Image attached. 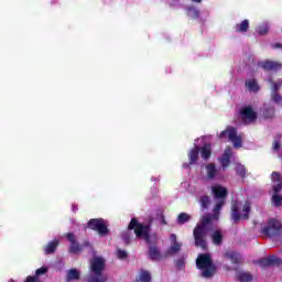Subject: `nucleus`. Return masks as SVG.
<instances>
[{"mask_svg":"<svg viewBox=\"0 0 282 282\" xmlns=\"http://www.w3.org/2000/svg\"><path fill=\"white\" fill-rule=\"evenodd\" d=\"M171 246L165 251V257H175L182 251V242L177 241V235L172 234L170 236Z\"/></svg>","mask_w":282,"mask_h":282,"instance_id":"9b49d317","label":"nucleus"},{"mask_svg":"<svg viewBox=\"0 0 282 282\" xmlns=\"http://www.w3.org/2000/svg\"><path fill=\"white\" fill-rule=\"evenodd\" d=\"M280 262L281 260L276 256L262 258L258 261L261 268H270L271 265H279Z\"/></svg>","mask_w":282,"mask_h":282,"instance_id":"4468645a","label":"nucleus"},{"mask_svg":"<svg viewBox=\"0 0 282 282\" xmlns=\"http://www.w3.org/2000/svg\"><path fill=\"white\" fill-rule=\"evenodd\" d=\"M80 279V271L70 269L67 272V281H78Z\"/></svg>","mask_w":282,"mask_h":282,"instance_id":"a878e982","label":"nucleus"},{"mask_svg":"<svg viewBox=\"0 0 282 282\" xmlns=\"http://www.w3.org/2000/svg\"><path fill=\"white\" fill-rule=\"evenodd\" d=\"M59 243H61V241L58 239H54L53 241H50L44 247L45 254H54V252H56V248H58Z\"/></svg>","mask_w":282,"mask_h":282,"instance_id":"aec40b11","label":"nucleus"},{"mask_svg":"<svg viewBox=\"0 0 282 282\" xmlns=\"http://www.w3.org/2000/svg\"><path fill=\"white\" fill-rule=\"evenodd\" d=\"M207 180H215L217 177V165L215 163H209L206 165Z\"/></svg>","mask_w":282,"mask_h":282,"instance_id":"4be33fe9","label":"nucleus"},{"mask_svg":"<svg viewBox=\"0 0 282 282\" xmlns=\"http://www.w3.org/2000/svg\"><path fill=\"white\" fill-rule=\"evenodd\" d=\"M212 241L215 246H221V242L224 241V235H221V231L215 230L212 235Z\"/></svg>","mask_w":282,"mask_h":282,"instance_id":"393cba45","label":"nucleus"},{"mask_svg":"<svg viewBox=\"0 0 282 282\" xmlns=\"http://www.w3.org/2000/svg\"><path fill=\"white\" fill-rule=\"evenodd\" d=\"M230 158H232V152L230 150H226L220 160L223 171H226V169L230 166Z\"/></svg>","mask_w":282,"mask_h":282,"instance_id":"6ab92c4d","label":"nucleus"},{"mask_svg":"<svg viewBox=\"0 0 282 282\" xmlns=\"http://www.w3.org/2000/svg\"><path fill=\"white\" fill-rule=\"evenodd\" d=\"M240 113L242 115V118H246L247 120H251V121L257 120V113L250 106L242 108L240 110Z\"/></svg>","mask_w":282,"mask_h":282,"instance_id":"2eb2a0df","label":"nucleus"},{"mask_svg":"<svg viewBox=\"0 0 282 282\" xmlns=\"http://www.w3.org/2000/svg\"><path fill=\"white\" fill-rule=\"evenodd\" d=\"M250 28V21L249 20H242L240 23H237L235 25V31L238 34H246Z\"/></svg>","mask_w":282,"mask_h":282,"instance_id":"a211bd4d","label":"nucleus"},{"mask_svg":"<svg viewBox=\"0 0 282 282\" xmlns=\"http://www.w3.org/2000/svg\"><path fill=\"white\" fill-rule=\"evenodd\" d=\"M149 259L150 261H160L162 259V253L158 246H150L149 247Z\"/></svg>","mask_w":282,"mask_h":282,"instance_id":"dca6fc26","label":"nucleus"},{"mask_svg":"<svg viewBox=\"0 0 282 282\" xmlns=\"http://www.w3.org/2000/svg\"><path fill=\"white\" fill-rule=\"evenodd\" d=\"M281 221L275 218H271L268 220L267 226L262 228V235H265V237L269 238L279 237V235H281Z\"/></svg>","mask_w":282,"mask_h":282,"instance_id":"6e6552de","label":"nucleus"},{"mask_svg":"<svg viewBox=\"0 0 282 282\" xmlns=\"http://www.w3.org/2000/svg\"><path fill=\"white\" fill-rule=\"evenodd\" d=\"M140 281L141 282H151V273H149V271L142 270L140 273Z\"/></svg>","mask_w":282,"mask_h":282,"instance_id":"c9c22d12","label":"nucleus"},{"mask_svg":"<svg viewBox=\"0 0 282 282\" xmlns=\"http://www.w3.org/2000/svg\"><path fill=\"white\" fill-rule=\"evenodd\" d=\"M106 262L102 257H95L90 260L89 265V278L87 282H107V275H105L102 272H105Z\"/></svg>","mask_w":282,"mask_h":282,"instance_id":"7ed1b4c3","label":"nucleus"},{"mask_svg":"<svg viewBox=\"0 0 282 282\" xmlns=\"http://www.w3.org/2000/svg\"><path fill=\"white\" fill-rule=\"evenodd\" d=\"M257 32L260 36H265L270 32V25L268 23H262L257 28Z\"/></svg>","mask_w":282,"mask_h":282,"instance_id":"c85d7f7f","label":"nucleus"},{"mask_svg":"<svg viewBox=\"0 0 282 282\" xmlns=\"http://www.w3.org/2000/svg\"><path fill=\"white\" fill-rule=\"evenodd\" d=\"M269 83L272 85L271 94H279V89L282 87L281 82H274L272 79H269Z\"/></svg>","mask_w":282,"mask_h":282,"instance_id":"72a5a7b5","label":"nucleus"},{"mask_svg":"<svg viewBox=\"0 0 282 282\" xmlns=\"http://www.w3.org/2000/svg\"><path fill=\"white\" fill-rule=\"evenodd\" d=\"M43 274H47V268H46V267H42V268L37 269V270L35 271V275H34V276L29 275V276H26V279L32 278V279H36V281H41V280L39 279V276H41V275H43Z\"/></svg>","mask_w":282,"mask_h":282,"instance_id":"2f4dec72","label":"nucleus"},{"mask_svg":"<svg viewBox=\"0 0 282 282\" xmlns=\"http://www.w3.org/2000/svg\"><path fill=\"white\" fill-rule=\"evenodd\" d=\"M159 217H160L161 223L163 224V226H166V218L164 217V212L163 210H160Z\"/></svg>","mask_w":282,"mask_h":282,"instance_id":"79ce46f5","label":"nucleus"},{"mask_svg":"<svg viewBox=\"0 0 282 282\" xmlns=\"http://www.w3.org/2000/svg\"><path fill=\"white\" fill-rule=\"evenodd\" d=\"M210 155H213V147L210 143H206L200 150V158L203 160H210Z\"/></svg>","mask_w":282,"mask_h":282,"instance_id":"412c9836","label":"nucleus"},{"mask_svg":"<svg viewBox=\"0 0 282 282\" xmlns=\"http://www.w3.org/2000/svg\"><path fill=\"white\" fill-rule=\"evenodd\" d=\"M248 173V170L246 169V165L238 163L236 165V174L241 177V180H246V174Z\"/></svg>","mask_w":282,"mask_h":282,"instance_id":"bb28decb","label":"nucleus"},{"mask_svg":"<svg viewBox=\"0 0 282 282\" xmlns=\"http://www.w3.org/2000/svg\"><path fill=\"white\" fill-rule=\"evenodd\" d=\"M134 230L137 239H144L145 243L151 246V226L138 221V218H132L128 225V230L121 234L122 241L129 246L131 243V231Z\"/></svg>","mask_w":282,"mask_h":282,"instance_id":"f03ea898","label":"nucleus"},{"mask_svg":"<svg viewBox=\"0 0 282 282\" xmlns=\"http://www.w3.org/2000/svg\"><path fill=\"white\" fill-rule=\"evenodd\" d=\"M258 67L263 69V72H270L273 74H276V72H281L282 69V63L276 61H263L258 63Z\"/></svg>","mask_w":282,"mask_h":282,"instance_id":"9d476101","label":"nucleus"},{"mask_svg":"<svg viewBox=\"0 0 282 282\" xmlns=\"http://www.w3.org/2000/svg\"><path fill=\"white\" fill-rule=\"evenodd\" d=\"M175 268L176 270H184V268H186V261L184 260V258L175 260Z\"/></svg>","mask_w":282,"mask_h":282,"instance_id":"4c0bfd02","label":"nucleus"},{"mask_svg":"<svg viewBox=\"0 0 282 282\" xmlns=\"http://www.w3.org/2000/svg\"><path fill=\"white\" fill-rule=\"evenodd\" d=\"M196 267L202 270L204 279H210L217 271V267L213 263V258L208 253H200L196 259Z\"/></svg>","mask_w":282,"mask_h":282,"instance_id":"20e7f679","label":"nucleus"},{"mask_svg":"<svg viewBox=\"0 0 282 282\" xmlns=\"http://www.w3.org/2000/svg\"><path fill=\"white\" fill-rule=\"evenodd\" d=\"M227 257L236 265H239V263H241V256H239V253H235V252L227 253Z\"/></svg>","mask_w":282,"mask_h":282,"instance_id":"7c9ffc66","label":"nucleus"},{"mask_svg":"<svg viewBox=\"0 0 282 282\" xmlns=\"http://www.w3.org/2000/svg\"><path fill=\"white\" fill-rule=\"evenodd\" d=\"M271 202H272L273 206H275V208H279L282 206V196L279 194H273Z\"/></svg>","mask_w":282,"mask_h":282,"instance_id":"473e14b6","label":"nucleus"},{"mask_svg":"<svg viewBox=\"0 0 282 282\" xmlns=\"http://www.w3.org/2000/svg\"><path fill=\"white\" fill-rule=\"evenodd\" d=\"M237 281L239 282H251L253 280L252 273L250 272H239L236 275Z\"/></svg>","mask_w":282,"mask_h":282,"instance_id":"5701e85b","label":"nucleus"},{"mask_svg":"<svg viewBox=\"0 0 282 282\" xmlns=\"http://www.w3.org/2000/svg\"><path fill=\"white\" fill-rule=\"evenodd\" d=\"M199 145H195L189 152H188V160L189 165L197 164V160H199Z\"/></svg>","mask_w":282,"mask_h":282,"instance_id":"f3484780","label":"nucleus"},{"mask_svg":"<svg viewBox=\"0 0 282 282\" xmlns=\"http://www.w3.org/2000/svg\"><path fill=\"white\" fill-rule=\"evenodd\" d=\"M199 204H200L202 210H208V208H210V204H212L210 196H208V195L200 196Z\"/></svg>","mask_w":282,"mask_h":282,"instance_id":"b1692460","label":"nucleus"},{"mask_svg":"<svg viewBox=\"0 0 282 282\" xmlns=\"http://www.w3.org/2000/svg\"><path fill=\"white\" fill-rule=\"evenodd\" d=\"M87 228L95 230L99 237H107L109 235V227H107V221L104 218H91L87 223Z\"/></svg>","mask_w":282,"mask_h":282,"instance_id":"0eeeda50","label":"nucleus"},{"mask_svg":"<svg viewBox=\"0 0 282 282\" xmlns=\"http://www.w3.org/2000/svg\"><path fill=\"white\" fill-rule=\"evenodd\" d=\"M271 181L273 182V195H279L282 191V178H281V173L279 172H272L271 174Z\"/></svg>","mask_w":282,"mask_h":282,"instance_id":"ddd939ff","label":"nucleus"},{"mask_svg":"<svg viewBox=\"0 0 282 282\" xmlns=\"http://www.w3.org/2000/svg\"><path fill=\"white\" fill-rule=\"evenodd\" d=\"M117 257H118V259H127L128 253H127V251H124V250H122V249H119V250L117 251Z\"/></svg>","mask_w":282,"mask_h":282,"instance_id":"a19ab883","label":"nucleus"},{"mask_svg":"<svg viewBox=\"0 0 282 282\" xmlns=\"http://www.w3.org/2000/svg\"><path fill=\"white\" fill-rule=\"evenodd\" d=\"M213 219H219V213L205 215L200 218L199 224L193 229L194 245L202 250H208V225Z\"/></svg>","mask_w":282,"mask_h":282,"instance_id":"f257e3e1","label":"nucleus"},{"mask_svg":"<svg viewBox=\"0 0 282 282\" xmlns=\"http://www.w3.org/2000/svg\"><path fill=\"white\" fill-rule=\"evenodd\" d=\"M273 50H279L282 48V44L281 43H274L272 44Z\"/></svg>","mask_w":282,"mask_h":282,"instance_id":"c03bdc74","label":"nucleus"},{"mask_svg":"<svg viewBox=\"0 0 282 282\" xmlns=\"http://www.w3.org/2000/svg\"><path fill=\"white\" fill-rule=\"evenodd\" d=\"M226 206V200H217L216 205L214 206V213H219L221 208Z\"/></svg>","mask_w":282,"mask_h":282,"instance_id":"ea45409f","label":"nucleus"},{"mask_svg":"<svg viewBox=\"0 0 282 282\" xmlns=\"http://www.w3.org/2000/svg\"><path fill=\"white\" fill-rule=\"evenodd\" d=\"M188 17H192V19H199V10H197L195 7H189L187 9Z\"/></svg>","mask_w":282,"mask_h":282,"instance_id":"f704fd0d","label":"nucleus"},{"mask_svg":"<svg viewBox=\"0 0 282 282\" xmlns=\"http://www.w3.org/2000/svg\"><path fill=\"white\" fill-rule=\"evenodd\" d=\"M66 239L69 241L70 247L68 249V252H70V254H78V252H82L83 248L85 246H90L89 241L85 242L84 245L78 243V241L76 240V235L68 232L65 234Z\"/></svg>","mask_w":282,"mask_h":282,"instance_id":"1a4fd4ad","label":"nucleus"},{"mask_svg":"<svg viewBox=\"0 0 282 282\" xmlns=\"http://www.w3.org/2000/svg\"><path fill=\"white\" fill-rule=\"evenodd\" d=\"M271 100L272 102H274L275 105H281L282 102V96L279 93H271Z\"/></svg>","mask_w":282,"mask_h":282,"instance_id":"e433bc0d","label":"nucleus"},{"mask_svg":"<svg viewBox=\"0 0 282 282\" xmlns=\"http://www.w3.org/2000/svg\"><path fill=\"white\" fill-rule=\"evenodd\" d=\"M212 192L217 200L226 202L228 199V189L223 185L213 186Z\"/></svg>","mask_w":282,"mask_h":282,"instance_id":"f8f14e48","label":"nucleus"},{"mask_svg":"<svg viewBox=\"0 0 282 282\" xmlns=\"http://www.w3.org/2000/svg\"><path fill=\"white\" fill-rule=\"evenodd\" d=\"M218 138L220 140L229 138V140H230V142H232L235 149H241V147H243V141L241 140V137L237 135V128H235L232 126H228L226 130L221 131L218 134Z\"/></svg>","mask_w":282,"mask_h":282,"instance_id":"423d86ee","label":"nucleus"},{"mask_svg":"<svg viewBox=\"0 0 282 282\" xmlns=\"http://www.w3.org/2000/svg\"><path fill=\"white\" fill-rule=\"evenodd\" d=\"M245 85L249 89V91H259V84L257 83V79L246 80Z\"/></svg>","mask_w":282,"mask_h":282,"instance_id":"cd10ccee","label":"nucleus"},{"mask_svg":"<svg viewBox=\"0 0 282 282\" xmlns=\"http://www.w3.org/2000/svg\"><path fill=\"white\" fill-rule=\"evenodd\" d=\"M250 210H252L250 202L246 200L243 207H242V213L239 209V205L234 204L231 206V219L234 224H239L241 219H250Z\"/></svg>","mask_w":282,"mask_h":282,"instance_id":"39448f33","label":"nucleus"},{"mask_svg":"<svg viewBox=\"0 0 282 282\" xmlns=\"http://www.w3.org/2000/svg\"><path fill=\"white\" fill-rule=\"evenodd\" d=\"M194 1L195 3H202V0H192Z\"/></svg>","mask_w":282,"mask_h":282,"instance_id":"a18cd8bd","label":"nucleus"},{"mask_svg":"<svg viewBox=\"0 0 282 282\" xmlns=\"http://www.w3.org/2000/svg\"><path fill=\"white\" fill-rule=\"evenodd\" d=\"M263 118L271 119L274 118V108H267L263 113Z\"/></svg>","mask_w":282,"mask_h":282,"instance_id":"58836bf2","label":"nucleus"},{"mask_svg":"<svg viewBox=\"0 0 282 282\" xmlns=\"http://www.w3.org/2000/svg\"><path fill=\"white\" fill-rule=\"evenodd\" d=\"M281 149V142L279 140L273 141V151H279Z\"/></svg>","mask_w":282,"mask_h":282,"instance_id":"37998d69","label":"nucleus"},{"mask_svg":"<svg viewBox=\"0 0 282 282\" xmlns=\"http://www.w3.org/2000/svg\"><path fill=\"white\" fill-rule=\"evenodd\" d=\"M187 221H191V215H188L186 213L178 214V216H177V224L184 225Z\"/></svg>","mask_w":282,"mask_h":282,"instance_id":"c756f323","label":"nucleus"}]
</instances>
